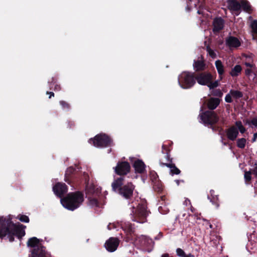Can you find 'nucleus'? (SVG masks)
Wrapping results in <instances>:
<instances>
[{
    "mask_svg": "<svg viewBox=\"0 0 257 257\" xmlns=\"http://www.w3.org/2000/svg\"><path fill=\"white\" fill-rule=\"evenodd\" d=\"M26 226L13 223L10 218L0 217V237L7 236L10 242H13L16 236L21 239L25 235Z\"/></svg>",
    "mask_w": 257,
    "mask_h": 257,
    "instance_id": "nucleus-1",
    "label": "nucleus"
},
{
    "mask_svg": "<svg viewBox=\"0 0 257 257\" xmlns=\"http://www.w3.org/2000/svg\"><path fill=\"white\" fill-rule=\"evenodd\" d=\"M65 181L69 184H73L76 186L84 184L86 194H93L95 192L94 185L93 184L89 185L88 174L85 172L77 171L72 167L67 169L65 174Z\"/></svg>",
    "mask_w": 257,
    "mask_h": 257,
    "instance_id": "nucleus-2",
    "label": "nucleus"
},
{
    "mask_svg": "<svg viewBox=\"0 0 257 257\" xmlns=\"http://www.w3.org/2000/svg\"><path fill=\"white\" fill-rule=\"evenodd\" d=\"M84 200L82 192L77 191L70 192L60 200L62 206L68 210L74 211L79 208Z\"/></svg>",
    "mask_w": 257,
    "mask_h": 257,
    "instance_id": "nucleus-3",
    "label": "nucleus"
},
{
    "mask_svg": "<svg viewBox=\"0 0 257 257\" xmlns=\"http://www.w3.org/2000/svg\"><path fill=\"white\" fill-rule=\"evenodd\" d=\"M124 177H120L111 184L112 189L126 199H130L133 194L135 186L132 182L123 184Z\"/></svg>",
    "mask_w": 257,
    "mask_h": 257,
    "instance_id": "nucleus-4",
    "label": "nucleus"
},
{
    "mask_svg": "<svg viewBox=\"0 0 257 257\" xmlns=\"http://www.w3.org/2000/svg\"><path fill=\"white\" fill-rule=\"evenodd\" d=\"M170 150L167 147V146L163 145L162 146V153L164 155V158L165 159L164 162V160L162 158L159 159V163L161 166H166L170 169V174L172 176L174 175H179L181 173V171L176 166L175 164L173 163V158H171L170 154Z\"/></svg>",
    "mask_w": 257,
    "mask_h": 257,
    "instance_id": "nucleus-5",
    "label": "nucleus"
},
{
    "mask_svg": "<svg viewBox=\"0 0 257 257\" xmlns=\"http://www.w3.org/2000/svg\"><path fill=\"white\" fill-rule=\"evenodd\" d=\"M133 213L134 221L144 223L147 221V217L150 211L148 210L147 202L146 200H141L136 209L133 207Z\"/></svg>",
    "mask_w": 257,
    "mask_h": 257,
    "instance_id": "nucleus-6",
    "label": "nucleus"
},
{
    "mask_svg": "<svg viewBox=\"0 0 257 257\" xmlns=\"http://www.w3.org/2000/svg\"><path fill=\"white\" fill-rule=\"evenodd\" d=\"M201 119L203 123L211 128L214 132L219 130H222V128L219 126L214 125L219 121V117L217 114L213 111L207 110L201 113Z\"/></svg>",
    "mask_w": 257,
    "mask_h": 257,
    "instance_id": "nucleus-7",
    "label": "nucleus"
},
{
    "mask_svg": "<svg viewBox=\"0 0 257 257\" xmlns=\"http://www.w3.org/2000/svg\"><path fill=\"white\" fill-rule=\"evenodd\" d=\"M178 80L181 87L190 89L196 84V73L184 71L179 75Z\"/></svg>",
    "mask_w": 257,
    "mask_h": 257,
    "instance_id": "nucleus-8",
    "label": "nucleus"
},
{
    "mask_svg": "<svg viewBox=\"0 0 257 257\" xmlns=\"http://www.w3.org/2000/svg\"><path fill=\"white\" fill-rule=\"evenodd\" d=\"M88 142L97 148H106L113 145L112 139L107 135L103 133L90 138Z\"/></svg>",
    "mask_w": 257,
    "mask_h": 257,
    "instance_id": "nucleus-9",
    "label": "nucleus"
},
{
    "mask_svg": "<svg viewBox=\"0 0 257 257\" xmlns=\"http://www.w3.org/2000/svg\"><path fill=\"white\" fill-rule=\"evenodd\" d=\"M39 239L36 237H31L28 240V246L34 247L31 251V257H48L45 247L42 245H39Z\"/></svg>",
    "mask_w": 257,
    "mask_h": 257,
    "instance_id": "nucleus-10",
    "label": "nucleus"
},
{
    "mask_svg": "<svg viewBox=\"0 0 257 257\" xmlns=\"http://www.w3.org/2000/svg\"><path fill=\"white\" fill-rule=\"evenodd\" d=\"M214 79L212 74L208 71L197 72L196 73V80L201 85H207Z\"/></svg>",
    "mask_w": 257,
    "mask_h": 257,
    "instance_id": "nucleus-11",
    "label": "nucleus"
},
{
    "mask_svg": "<svg viewBox=\"0 0 257 257\" xmlns=\"http://www.w3.org/2000/svg\"><path fill=\"white\" fill-rule=\"evenodd\" d=\"M131 170V166L128 162L121 161L118 162L116 166L114 168L115 173L120 176L123 177L128 174Z\"/></svg>",
    "mask_w": 257,
    "mask_h": 257,
    "instance_id": "nucleus-12",
    "label": "nucleus"
},
{
    "mask_svg": "<svg viewBox=\"0 0 257 257\" xmlns=\"http://www.w3.org/2000/svg\"><path fill=\"white\" fill-rule=\"evenodd\" d=\"M53 191L57 197L61 199L64 194L67 192L68 187L64 183L58 182L53 187Z\"/></svg>",
    "mask_w": 257,
    "mask_h": 257,
    "instance_id": "nucleus-13",
    "label": "nucleus"
},
{
    "mask_svg": "<svg viewBox=\"0 0 257 257\" xmlns=\"http://www.w3.org/2000/svg\"><path fill=\"white\" fill-rule=\"evenodd\" d=\"M119 240L117 237H110L105 243L106 249L109 252L116 250L119 244Z\"/></svg>",
    "mask_w": 257,
    "mask_h": 257,
    "instance_id": "nucleus-14",
    "label": "nucleus"
},
{
    "mask_svg": "<svg viewBox=\"0 0 257 257\" xmlns=\"http://www.w3.org/2000/svg\"><path fill=\"white\" fill-rule=\"evenodd\" d=\"M121 228L126 233L127 237L133 240L134 238H136L135 236V228L134 225L130 222H124L121 224Z\"/></svg>",
    "mask_w": 257,
    "mask_h": 257,
    "instance_id": "nucleus-15",
    "label": "nucleus"
},
{
    "mask_svg": "<svg viewBox=\"0 0 257 257\" xmlns=\"http://www.w3.org/2000/svg\"><path fill=\"white\" fill-rule=\"evenodd\" d=\"M225 132L227 138L231 141L236 140L239 134L238 129L234 125L226 129Z\"/></svg>",
    "mask_w": 257,
    "mask_h": 257,
    "instance_id": "nucleus-16",
    "label": "nucleus"
},
{
    "mask_svg": "<svg viewBox=\"0 0 257 257\" xmlns=\"http://www.w3.org/2000/svg\"><path fill=\"white\" fill-rule=\"evenodd\" d=\"M227 3L228 9L230 11L234 12L236 16L240 14L241 5L237 0H227Z\"/></svg>",
    "mask_w": 257,
    "mask_h": 257,
    "instance_id": "nucleus-17",
    "label": "nucleus"
},
{
    "mask_svg": "<svg viewBox=\"0 0 257 257\" xmlns=\"http://www.w3.org/2000/svg\"><path fill=\"white\" fill-rule=\"evenodd\" d=\"M137 239L138 240L140 245L143 247H151L154 244V242L152 239L146 235H142L138 237Z\"/></svg>",
    "mask_w": 257,
    "mask_h": 257,
    "instance_id": "nucleus-18",
    "label": "nucleus"
},
{
    "mask_svg": "<svg viewBox=\"0 0 257 257\" xmlns=\"http://www.w3.org/2000/svg\"><path fill=\"white\" fill-rule=\"evenodd\" d=\"M213 31L214 33H218L222 30L224 26V21L221 17L215 18L213 22Z\"/></svg>",
    "mask_w": 257,
    "mask_h": 257,
    "instance_id": "nucleus-19",
    "label": "nucleus"
},
{
    "mask_svg": "<svg viewBox=\"0 0 257 257\" xmlns=\"http://www.w3.org/2000/svg\"><path fill=\"white\" fill-rule=\"evenodd\" d=\"M226 45L229 48H238L241 45L239 39L234 36H229L226 39Z\"/></svg>",
    "mask_w": 257,
    "mask_h": 257,
    "instance_id": "nucleus-20",
    "label": "nucleus"
},
{
    "mask_svg": "<svg viewBox=\"0 0 257 257\" xmlns=\"http://www.w3.org/2000/svg\"><path fill=\"white\" fill-rule=\"evenodd\" d=\"M133 166L137 173L143 174L146 172V165L141 160L137 159L135 161Z\"/></svg>",
    "mask_w": 257,
    "mask_h": 257,
    "instance_id": "nucleus-21",
    "label": "nucleus"
},
{
    "mask_svg": "<svg viewBox=\"0 0 257 257\" xmlns=\"http://www.w3.org/2000/svg\"><path fill=\"white\" fill-rule=\"evenodd\" d=\"M220 99L219 98L211 97L208 100L207 107L209 109H215L220 104Z\"/></svg>",
    "mask_w": 257,
    "mask_h": 257,
    "instance_id": "nucleus-22",
    "label": "nucleus"
},
{
    "mask_svg": "<svg viewBox=\"0 0 257 257\" xmlns=\"http://www.w3.org/2000/svg\"><path fill=\"white\" fill-rule=\"evenodd\" d=\"M215 65L220 80L222 79L224 74V67L220 60H217L215 62Z\"/></svg>",
    "mask_w": 257,
    "mask_h": 257,
    "instance_id": "nucleus-23",
    "label": "nucleus"
},
{
    "mask_svg": "<svg viewBox=\"0 0 257 257\" xmlns=\"http://www.w3.org/2000/svg\"><path fill=\"white\" fill-rule=\"evenodd\" d=\"M156 177L154 178L153 188L155 191L157 192L159 194H162L163 192V188L162 183L158 180V176L156 175Z\"/></svg>",
    "mask_w": 257,
    "mask_h": 257,
    "instance_id": "nucleus-24",
    "label": "nucleus"
},
{
    "mask_svg": "<svg viewBox=\"0 0 257 257\" xmlns=\"http://www.w3.org/2000/svg\"><path fill=\"white\" fill-rule=\"evenodd\" d=\"M242 67L240 65H236L229 72V74L233 77L238 76L241 73Z\"/></svg>",
    "mask_w": 257,
    "mask_h": 257,
    "instance_id": "nucleus-25",
    "label": "nucleus"
},
{
    "mask_svg": "<svg viewBox=\"0 0 257 257\" xmlns=\"http://www.w3.org/2000/svg\"><path fill=\"white\" fill-rule=\"evenodd\" d=\"M205 66V64L203 60H194L193 67L196 71L204 70Z\"/></svg>",
    "mask_w": 257,
    "mask_h": 257,
    "instance_id": "nucleus-26",
    "label": "nucleus"
},
{
    "mask_svg": "<svg viewBox=\"0 0 257 257\" xmlns=\"http://www.w3.org/2000/svg\"><path fill=\"white\" fill-rule=\"evenodd\" d=\"M56 82L57 79L55 77H52L51 80H49L48 81L50 89H52L53 85H54L53 89L55 91H59L61 89L60 85L59 84H57Z\"/></svg>",
    "mask_w": 257,
    "mask_h": 257,
    "instance_id": "nucleus-27",
    "label": "nucleus"
},
{
    "mask_svg": "<svg viewBox=\"0 0 257 257\" xmlns=\"http://www.w3.org/2000/svg\"><path fill=\"white\" fill-rule=\"evenodd\" d=\"M236 146L239 149H244L246 143V140L244 138L236 139Z\"/></svg>",
    "mask_w": 257,
    "mask_h": 257,
    "instance_id": "nucleus-28",
    "label": "nucleus"
},
{
    "mask_svg": "<svg viewBox=\"0 0 257 257\" xmlns=\"http://www.w3.org/2000/svg\"><path fill=\"white\" fill-rule=\"evenodd\" d=\"M230 94H231V96L235 99H239L243 96L242 92L233 89L230 90Z\"/></svg>",
    "mask_w": 257,
    "mask_h": 257,
    "instance_id": "nucleus-29",
    "label": "nucleus"
},
{
    "mask_svg": "<svg viewBox=\"0 0 257 257\" xmlns=\"http://www.w3.org/2000/svg\"><path fill=\"white\" fill-rule=\"evenodd\" d=\"M207 198L210 200L212 204L214 205L216 208H218L219 206V201L218 196L213 197H211L210 196H207Z\"/></svg>",
    "mask_w": 257,
    "mask_h": 257,
    "instance_id": "nucleus-30",
    "label": "nucleus"
},
{
    "mask_svg": "<svg viewBox=\"0 0 257 257\" xmlns=\"http://www.w3.org/2000/svg\"><path fill=\"white\" fill-rule=\"evenodd\" d=\"M235 126L237 127L238 130V132H239L241 134H244L246 132V128L243 125L241 121H236L235 122Z\"/></svg>",
    "mask_w": 257,
    "mask_h": 257,
    "instance_id": "nucleus-31",
    "label": "nucleus"
},
{
    "mask_svg": "<svg viewBox=\"0 0 257 257\" xmlns=\"http://www.w3.org/2000/svg\"><path fill=\"white\" fill-rule=\"evenodd\" d=\"M240 4L241 5V8H242L244 11L248 12L251 10L250 6L247 1H242Z\"/></svg>",
    "mask_w": 257,
    "mask_h": 257,
    "instance_id": "nucleus-32",
    "label": "nucleus"
},
{
    "mask_svg": "<svg viewBox=\"0 0 257 257\" xmlns=\"http://www.w3.org/2000/svg\"><path fill=\"white\" fill-rule=\"evenodd\" d=\"M219 85L218 80L213 81V79H212L211 82L208 84L207 85L209 89H214L215 88H216Z\"/></svg>",
    "mask_w": 257,
    "mask_h": 257,
    "instance_id": "nucleus-33",
    "label": "nucleus"
},
{
    "mask_svg": "<svg viewBox=\"0 0 257 257\" xmlns=\"http://www.w3.org/2000/svg\"><path fill=\"white\" fill-rule=\"evenodd\" d=\"M59 104L61 106L62 108L64 109L69 110L70 109V104L64 100H60L59 101Z\"/></svg>",
    "mask_w": 257,
    "mask_h": 257,
    "instance_id": "nucleus-34",
    "label": "nucleus"
},
{
    "mask_svg": "<svg viewBox=\"0 0 257 257\" xmlns=\"http://www.w3.org/2000/svg\"><path fill=\"white\" fill-rule=\"evenodd\" d=\"M252 174V172L251 171H245L244 175V178L245 181L246 183H249V182H250L251 180V175Z\"/></svg>",
    "mask_w": 257,
    "mask_h": 257,
    "instance_id": "nucleus-35",
    "label": "nucleus"
},
{
    "mask_svg": "<svg viewBox=\"0 0 257 257\" xmlns=\"http://www.w3.org/2000/svg\"><path fill=\"white\" fill-rule=\"evenodd\" d=\"M89 204L92 206H98L99 202L96 198L91 197H88Z\"/></svg>",
    "mask_w": 257,
    "mask_h": 257,
    "instance_id": "nucleus-36",
    "label": "nucleus"
},
{
    "mask_svg": "<svg viewBox=\"0 0 257 257\" xmlns=\"http://www.w3.org/2000/svg\"><path fill=\"white\" fill-rule=\"evenodd\" d=\"M17 218L23 222L28 223L30 221L29 217L26 215L19 214Z\"/></svg>",
    "mask_w": 257,
    "mask_h": 257,
    "instance_id": "nucleus-37",
    "label": "nucleus"
},
{
    "mask_svg": "<svg viewBox=\"0 0 257 257\" xmlns=\"http://www.w3.org/2000/svg\"><path fill=\"white\" fill-rule=\"evenodd\" d=\"M213 96L221 97L223 95L222 92L219 89H213L211 92Z\"/></svg>",
    "mask_w": 257,
    "mask_h": 257,
    "instance_id": "nucleus-38",
    "label": "nucleus"
},
{
    "mask_svg": "<svg viewBox=\"0 0 257 257\" xmlns=\"http://www.w3.org/2000/svg\"><path fill=\"white\" fill-rule=\"evenodd\" d=\"M250 26L252 33L257 34V20H253L251 22Z\"/></svg>",
    "mask_w": 257,
    "mask_h": 257,
    "instance_id": "nucleus-39",
    "label": "nucleus"
},
{
    "mask_svg": "<svg viewBox=\"0 0 257 257\" xmlns=\"http://www.w3.org/2000/svg\"><path fill=\"white\" fill-rule=\"evenodd\" d=\"M206 50L210 57H211L212 58H215L216 57V54L213 51V50L212 49H211L210 46H207Z\"/></svg>",
    "mask_w": 257,
    "mask_h": 257,
    "instance_id": "nucleus-40",
    "label": "nucleus"
},
{
    "mask_svg": "<svg viewBox=\"0 0 257 257\" xmlns=\"http://www.w3.org/2000/svg\"><path fill=\"white\" fill-rule=\"evenodd\" d=\"M186 253L181 248H177L176 249V254L179 257H184Z\"/></svg>",
    "mask_w": 257,
    "mask_h": 257,
    "instance_id": "nucleus-41",
    "label": "nucleus"
},
{
    "mask_svg": "<svg viewBox=\"0 0 257 257\" xmlns=\"http://www.w3.org/2000/svg\"><path fill=\"white\" fill-rule=\"evenodd\" d=\"M166 200H167V197L165 196V195H162L160 196V199L159 200V202L161 204L163 205V203H164V204L166 203Z\"/></svg>",
    "mask_w": 257,
    "mask_h": 257,
    "instance_id": "nucleus-42",
    "label": "nucleus"
},
{
    "mask_svg": "<svg viewBox=\"0 0 257 257\" xmlns=\"http://www.w3.org/2000/svg\"><path fill=\"white\" fill-rule=\"evenodd\" d=\"M248 124L257 127V117H253L250 121L248 122Z\"/></svg>",
    "mask_w": 257,
    "mask_h": 257,
    "instance_id": "nucleus-43",
    "label": "nucleus"
},
{
    "mask_svg": "<svg viewBox=\"0 0 257 257\" xmlns=\"http://www.w3.org/2000/svg\"><path fill=\"white\" fill-rule=\"evenodd\" d=\"M231 96H232L231 94H230V92L228 94H226L225 97V101L228 103H231L232 102Z\"/></svg>",
    "mask_w": 257,
    "mask_h": 257,
    "instance_id": "nucleus-44",
    "label": "nucleus"
},
{
    "mask_svg": "<svg viewBox=\"0 0 257 257\" xmlns=\"http://www.w3.org/2000/svg\"><path fill=\"white\" fill-rule=\"evenodd\" d=\"M245 75L247 76H249L252 73V71L250 68H247L245 70Z\"/></svg>",
    "mask_w": 257,
    "mask_h": 257,
    "instance_id": "nucleus-45",
    "label": "nucleus"
},
{
    "mask_svg": "<svg viewBox=\"0 0 257 257\" xmlns=\"http://www.w3.org/2000/svg\"><path fill=\"white\" fill-rule=\"evenodd\" d=\"M244 65H245V66H246L247 67H249L250 69L253 67V66H254L253 64L247 62H244Z\"/></svg>",
    "mask_w": 257,
    "mask_h": 257,
    "instance_id": "nucleus-46",
    "label": "nucleus"
},
{
    "mask_svg": "<svg viewBox=\"0 0 257 257\" xmlns=\"http://www.w3.org/2000/svg\"><path fill=\"white\" fill-rule=\"evenodd\" d=\"M208 196H210V197H211L218 196V195H217L215 194V191L213 190H211L210 191V194H209V195H208Z\"/></svg>",
    "mask_w": 257,
    "mask_h": 257,
    "instance_id": "nucleus-47",
    "label": "nucleus"
},
{
    "mask_svg": "<svg viewBox=\"0 0 257 257\" xmlns=\"http://www.w3.org/2000/svg\"><path fill=\"white\" fill-rule=\"evenodd\" d=\"M159 211H160V212L162 214H166L167 213L168 211H169V210L167 209V210H164L163 211V207L162 206H160L159 207Z\"/></svg>",
    "mask_w": 257,
    "mask_h": 257,
    "instance_id": "nucleus-48",
    "label": "nucleus"
},
{
    "mask_svg": "<svg viewBox=\"0 0 257 257\" xmlns=\"http://www.w3.org/2000/svg\"><path fill=\"white\" fill-rule=\"evenodd\" d=\"M256 140H257V132L253 134V138L251 139V142L254 143L256 141Z\"/></svg>",
    "mask_w": 257,
    "mask_h": 257,
    "instance_id": "nucleus-49",
    "label": "nucleus"
},
{
    "mask_svg": "<svg viewBox=\"0 0 257 257\" xmlns=\"http://www.w3.org/2000/svg\"><path fill=\"white\" fill-rule=\"evenodd\" d=\"M46 94L49 95V99L51 98L52 97L54 96V93L53 92L47 91Z\"/></svg>",
    "mask_w": 257,
    "mask_h": 257,
    "instance_id": "nucleus-50",
    "label": "nucleus"
},
{
    "mask_svg": "<svg viewBox=\"0 0 257 257\" xmlns=\"http://www.w3.org/2000/svg\"><path fill=\"white\" fill-rule=\"evenodd\" d=\"M252 173L257 177V166L255 167L252 171Z\"/></svg>",
    "mask_w": 257,
    "mask_h": 257,
    "instance_id": "nucleus-51",
    "label": "nucleus"
},
{
    "mask_svg": "<svg viewBox=\"0 0 257 257\" xmlns=\"http://www.w3.org/2000/svg\"><path fill=\"white\" fill-rule=\"evenodd\" d=\"M175 182H176V183L177 184V185L178 186H179V185H180V182L184 183V180H175Z\"/></svg>",
    "mask_w": 257,
    "mask_h": 257,
    "instance_id": "nucleus-52",
    "label": "nucleus"
},
{
    "mask_svg": "<svg viewBox=\"0 0 257 257\" xmlns=\"http://www.w3.org/2000/svg\"><path fill=\"white\" fill-rule=\"evenodd\" d=\"M162 236V233L161 232H160L159 235L157 236H156L155 237V239H156V240L159 239Z\"/></svg>",
    "mask_w": 257,
    "mask_h": 257,
    "instance_id": "nucleus-53",
    "label": "nucleus"
},
{
    "mask_svg": "<svg viewBox=\"0 0 257 257\" xmlns=\"http://www.w3.org/2000/svg\"><path fill=\"white\" fill-rule=\"evenodd\" d=\"M184 257H194V255L191 253H189L188 254H185Z\"/></svg>",
    "mask_w": 257,
    "mask_h": 257,
    "instance_id": "nucleus-54",
    "label": "nucleus"
},
{
    "mask_svg": "<svg viewBox=\"0 0 257 257\" xmlns=\"http://www.w3.org/2000/svg\"><path fill=\"white\" fill-rule=\"evenodd\" d=\"M112 226H113V227H114V225H111V224H109V225H108L107 226V228L109 229V230H110L112 228Z\"/></svg>",
    "mask_w": 257,
    "mask_h": 257,
    "instance_id": "nucleus-55",
    "label": "nucleus"
},
{
    "mask_svg": "<svg viewBox=\"0 0 257 257\" xmlns=\"http://www.w3.org/2000/svg\"><path fill=\"white\" fill-rule=\"evenodd\" d=\"M186 10L187 11H190V5L188 4H187V7H186Z\"/></svg>",
    "mask_w": 257,
    "mask_h": 257,
    "instance_id": "nucleus-56",
    "label": "nucleus"
},
{
    "mask_svg": "<svg viewBox=\"0 0 257 257\" xmlns=\"http://www.w3.org/2000/svg\"><path fill=\"white\" fill-rule=\"evenodd\" d=\"M209 227H210V228H213V226H212V224H210L209 225Z\"/></svg>",
    "mask_w": 257,
    "mask_h": 257,
    "instance_id": "nucleus-57",
    "label": "nucleus"
},
{
    "mask_svg": "<svg viewBox=\"0 0 257 257\" xmlns=\"http://www.w3.org/2000/svg\"><path fill=\"white\" fill-rule=\"evenodd\" d=\"M194 208H193L192 207V208H191V211H192V212H193V210H194Z\"/></svg>",
    "mask_w": 257,
    "mask_h": 257,
    "instance_id": "nucleus-58",
    "label": "nucleus"
},
{
    "mask_svg": "<svg viewBox=\"0 0 257 257\" xmlns=\"http://www.w3.org/2000/svg\"><path fill=\"white\" fill-rule=\"evenodd\" d=\"M197 13H198V14H201V12H200V11H197Z\"/></svg>",
    "mask_w": 257,
    "mask_h": 257,
    "instance_id": "nucleus-59",
    "label": "nucleus"
},
{
    "mask_svg": "<svg viewBox=\"0 0 257 257\" xmlns=\"http://www.w3.org/2000/svg\"><path fill=\"white\" fill-rule=\"evenodd\" d=\"M223 144H224V145L226 146L227 145V143L224 142V143H223Z\"/></svg>",
    "mask_w": 257,
    "mask_h": 257,
    "instance_id": "nucleus-60",
    "label": "nucleus"
},
{
    "mask_svg": "<svg viewBox=\"0 0 257 257\" xmlns=\"http://www.w3.org/2000/svg\"><path fill=\"white\" fill-rule=\"evenodd\" d=\"M29 257H30V256H29Z\"/></svg>",
    "mask_w": 257,
    "mask_h": 257,
    "instance_id": "nucleus-61",
    "label": "nucleus"
}]
</instances>
